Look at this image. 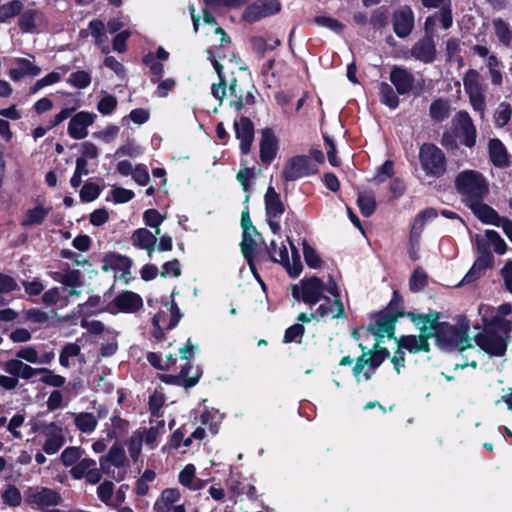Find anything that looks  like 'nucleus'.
Segmentation results:
<instances>
[{
	"mask_svg": "<svg viewBox=\"0 0 512 512\" xmlns=\"http://www.w3.org/2000/svg\"><path fill=\"white\" fill-rule=\"evenodd\" d=\"M67 83L78 89H85L91 83V75L87 71L80 70L69 75Z\"/></svg>",
	"mask_w": 512,
	"mask_h": 512,
	"instance_id": "57",
	"label": "nucleus"
},
{
	"mask_svg": "<svg viewBox=\"0 0 512 512\" xmlns=\"http://www.w3.org/2000/svg\"><path fill=\"white\" fill-rule=\"evenodd\" d=\"M222 420V415L217 410L205 411L201 414V422L206 426L211 434H216Z\"/></svg>",
	"mask_w": 512,
	"mask_h": 512,
	"instance_id": "51",
	"label": "nucleus"
},
{
	"mask_svg": "<svg viewBox=\"0 0 512 512\" xmlns=\"http://www.w3.org/2000/svg\"><path fill=\"white\" fill-rule=\"evenodd\" d=\"M82 451L79 447H67L61 453V462L64 466H74L81 458Z\"/></svg>",
	"mask_w": 512,
	"mask_h": 512,
	"instance_id": "58",
	"label": "nucleus"
},
{
	"mask_svg": "<svg viewBox=\"0 0 512 512\" xmlns=\"http://www.w3.org/2000/svg\"><path fill=\"white\" fill-rule=\"evenodd\" d=\"M48 24L45 14L36 9L24 11L18 20L19 28L24 33H35L43 30Z\"/></svg>",
	"mask_w": 512,
	"mask_h": 512,
	"instance_id": "19",
	"label": "nucleus"
},
{
	"mask_svg": "<svg viewBox=\"0 0 512 512\" xmlns=\"http://www.w3.org/2000/svg\"><path fill=\"white\" fill-rule=\"evenodd\" d=\"M143 443V436H141V433L138 431V429L135 430L127 441L128 452L133 461L138 460L142 451Z\"/></svg>",
	"mask_w": 512,
	"mask_h": 512,
	"instance_id": "53",
	"label": "nucleus"
},
{
	"mask_svg": "<svg viewBox=\"0 0 512 512\" xmlns=\"http://www.w3.org/2000/svg\"><path fill=\"white\" fill-rule=\"evenodd\" d=\"M38 375H41L40 382L54 388H60L66 383V378L55 374L48 368H39Z\"/></svg>",
	"mask_w": 512,
	"mask_h": 512,
	"instance_id": "48",
	"label": "nucleus"
},
{
	"mask_svg": "<svg viewBox=\"0 0 512 512\" xmlns=\"http://www.w3.org/2000/svg\"><path fill=\"white\" fill-rule=\"evenodd\" d=\"M389 79L398 94H409L414 88V75L403 66H394L390 71Z\"/></svg>",
	"mask_w": 512,
	"mask_h": 512,
	"instance_id": "20",
	"label": "nucleus"
},
{
	"mask_svg": "<svg viewBox=\"0 0 512 512\" xmlns=\"http://www.w3.org/2000/svg\"><path fill=\"white\" fill-rule=\"evenodd\" d=\"M360 347L363 351V355L357 359L353 368V375L358 382H360L362 379L366 381L369 380L376 368H378L381 363L389 356V351L386 348H379L375 349L369 358H366L367 353L365 350L367 348L362 344H360ZM375 348H377L376 345Z\"/></svg>",
	"mask_w": 512,
	"mask_h": 512,
	"instance_id": "9",
	"label": "nucleus"
},
{
	"mask_svg": "<svg viewBox=\"0 0 512 512\" xmlns=\"http://www.w3.org/2000/svg\"><path fill=\"white\" fill-rule=\"evenodd\" d=\"M113 304L121 312L135 313L142 308L143 300L137 293L123 291L115 297Z\"/></svg>",
	"mask_w": 512,
	"mask_h": 512,
	"instance_id": "27",
	"label": "nucleus"
},
{
	"mask_svg": "<svg viewBox=\"0 0 512 512\" xmlns=\"http://www.w3.org/2000/svg\"><path fill=\"white\" fill-rule=\"evenodd\" d=\"M325 317H331L332 319H338L341 317V307L340 306H334L333 309L326 305H319L316 310L311 313L310 315H307L306 313H301L298 316V320L301 322L308 323L311 320H320Z\"/></svg>",
	"mask_w": 512,
	"mask_h": 512,
	"instance_id": "38",
	"label": "nucleus"
},
{
	"mask_svg": "<svg viewBox=\"0 0 512 512\" xmlns=\"http://www.w3.org/2000/svg\"><path fill=\"white\" fill-rule=\"evenodd\" d=\"M489 157L494 166L503 168L509 165V154L504 144L497 138L488 143Z\"/></svg>",
	"mask_w": 512,
	"mask_h": 512,
	"instance_id": "33",
	"label": "nucleus"
},
{
	"mask_svg": "<svg viewBox=\"0 0 512 512\" xmlns=\"http://www.w3.org/2000/svg\"><path fill=\"white\" fill-rule=\"evenodd\" d=\"M426 8H439V15L441 17V26L448 29L452 26L453 18L451 12V0H421Z\"/></svg>",
	"mask_w": 512,
	"mask_h": 512,
	"instance_id": "35",
	"label": "nucleus"
},
{
	"mask_svg": "<svg viewBox=\"0 0 512 512\" xmlns=\"http://www.w3.org/2000/svg\"><path fill=\"white\" fill-rule=\"evenodd\" d=\"M4 371L9 375L22 379H31L38 375L39 368H33L19 359H10L4 363Z\"/></svg>",
	"mask_w": 512,
	"mask_h": 512,
	"instance_id": "30",
	"label": "nucleus"
},
{
	"mask_svg": "<svg viewBox=\"0 0 512 512\" xmlns=\"http://www.w3.org/2000/svg\"><path fill=\"white\" fill-rule=\"evenodd\" d=\"M166 219L165 215L160 214L156 209H148L143 213V220L146 226L155 229L157 235L160 234V225Z\"/></svg>",
	"mask_w": 512,
	"mask_h": 512,
	"instance_id": "55",
	"label": "nucleus"
},
{
	"mask_svg": "<svg viewBox=\"0 0 512 512\" xmlns=\"http://www.w3.org/2000/svg\"><path fill=\"white\" fill-rule=\"evenodd\" d=\"M24 503L34 510L46 512L62 503L61 494L52 488L31 486L24 491Z\"/></svg>",
	"mask_w": 512,
	"mask_h": 512,
	"instance_id": "6",
	"label": "nucleus"
},
{
	"mask_svg": "<svg viewBox=\"0 0 512 512\" xmlns=\"http://www.w3.org/2000/svg\"><path fill=\"white\" fill-rule=\"evenodd\" d=\"M512 116V108L509 103L501 102L498 104L494 112V123L498 128H502L508 124Z\"/></svg>",
	"mask_w": 512,
	"mask_h": 512,
	"instance_id": "49",
	"label": "nucleus"
},
{
	"mask_svg": "<svg viewBox=\"0 0 512 512\" xmlns=\"http://www.w3.org/2000/svg\"><path fill=\"white\" fill-rule=\"evenodd\" d=\"M96 465L97 463L94 459L80 458V460L71 468L70 474L74 479H82Z\"/></svg>",
	"mask_w": 512,
	"mask_h": 512,
	"instance_id": "52",
	"label": "nucleus"
},
{
	"mask_svg": "<svg viewBox=\"0 0 512 512\" xmlns=\"http://www.w3.org/2000/svg\"><path fill=\"white\" fill-rule=\"evenodd\" d=\"M180 491L176 488H168L162 491L154 504L156 512H170L175 503L180 499Z\"/></svg>",
	"mask_w": 512,
	"mask_h": 512,
	"instance_id": "37",
	"label": "nucleus"
},
{
	"mask_svg": "<svg viewBox=\"0 0 512 512\" xmlns=\"http://www.w3.org/2000/svg\"><path fill=\"white\" fill-rule=\"evenodd\" d=\"M157 234L146 228L136 229L131 235V242L137 249L145 250L151 258L157 243Z\"/></svg>",
	"mask_w": 512,
	"mask_h": 512,
	"instance_id": "28",
	"label": "nucleus"
},
{
	"mask_svg": "<svg viewBox=\"0 0 512 512\" xmlns=\"http://www.w3.org/2000/svg\"><path fill=\"white\" fill-rule=\"evenodd\" d=\"M150 423V428L138 429V431L143 436L145 445L150 449H154L157 447L159 439L165 434V421L156 420L153 422L151 420Z\"/></svg>",
	"mask_w": 512,
	"mask_h": 512,
	"instance_id": "32",
	"label": "nucleus"
},
{
	"mask_svg": "<svg viewBox=\"0 0 512 512\" xmlns=\"http://www.w3.org/2000/svg\"><path fill=\"white\" fill-rule=\"evenodd\" d=\"M80 353H81V348L78 344H76V343L66 344L60 352V356H59L60 365L64 368H69L70 367V358L77 357L80 355Z\"/></svg>",
	"mask_w": 512,
	"mask_h": 512,
	"instance_id": "56",
	"label": "nucleus"
},
{
	"mask_svg": "<svg viewBox=\"0 0 512 512\" xmlns=\"http://www.w3.org/2000/svg\"><path fill=\"white\" fill-rule=\"evenodd\" d=\"M97 115L81 111L74 115L68 124V134L76 140L84 139L88 135L87 127L92 125Z\"/></svg>",
	"mask_w": 512,
	"mask_h": 512,
	"instance_id": "21",
	"label": "nucleus"
},
{
	"mask_svg": "<svg viewBox=\"0 0 512 512\" xmlns=\"http://www.w3.org/2000/svg\"><path fill=\"white\" fill-rule=\"evenodd\" d=\"M73 423L83 434H92L98 425V418L91 412L72 413Z\"/></svg>",
	"mask_w": 512,
	"mask_h": 512,
	"instance_id": "36",
	"label": "nucleus"
},
{
	"mask_svg": "<svg viewBox=\"0 0 512 512\" xmlns=\"http://www.w3.org/2000/svg\"><path fill=\"white\" fill-rule=\"evenodd\" d=\"M455 186L466 205L483 200L489 191L484 176L474 170L460 172L455 179Z\"/></svg>",
	"mask_w": 512,
	"mask_h": 512,
	"instance_id": "5",
	"label": "nucleus"
},
{
	"mask_svg": "<svg viewBox=\"0 0 512 512\" xmlns=\"http://www.w3.org/2000/svg\"><path fill=\"white\" fill-rule=\"evenodd\" d=\"M316 171L315 163L308 156L298 155L287 161L282 171V177L285 181L290 182L314 174Z\"/></svg>",
	"mask_w": 512,
	"mask_h": 512,
	"instance_id": "13",
	"label": "nucleus"
},
{
	"mask_svg": "<svg viewBox=\"0 0 512 512\" xmlns=\"http://www.w3.org/2000/svg\"><path fill=\"white\" fill-rule=\"evenodd\" d=\"M496 311V329L501 332L500 335L503 337H507V342L509 341V332L512 330V323L508 320H505L504 317L509 315L512 312V306L508 303H504L500 305Z\"/></svg>",
	"mask_w": 512,
	"mask_h": 512,
	"instance_id": "43",
	"label": "nucleus"
},
{
	"mask_svg": "<svg viewBox=\"0 0 512 512\" xmlns=\"http://www.w3.org/2000/svg\"><path fill=\"white\" fill-rule=\"evenodd\" d=\"M258 236L256 228H248L243 230V239L241 242V251L244 258L247 260L249 265L252 267V257L256 248L255 237Z\"/></svg>",
	"mask_w": 512,
	"mask_h": 512,
	"instance_id": "42",
	"label": "nucleus"
},
{
	"mask_svg": "<svg viewBox=\"0 0 512 512\" xmlns=\"http://www.w3.org/2000/svg\"><path fill=\"white\" fill-rule=\"evenodd\" d=\"M208 53L210 54L209 60L212 62L214 69L219 77V83H217V84L214 83L212 85V88H211L212 95L214 96L215 99H217L221 102L223 100L224 96H226V83H225L224 76H223V67L218 62V60L214 58V56L212 55V53L210 51H208Z\"/></svg>",
	"mask_w": 512,
	"mask_h": 512,
	"instance_id": "44",
	"label": "nucleus"
},
{
	"mask_svg": "<svg viewBox=\"0 0 512 512\" xmlns=\"http://www.w3.org/2000/svg\"><path fill=\"white\" fill-rule=\"evenodd\" d=\"M131 267V260L119 254H108L102 260V269L104 271H119L122 273V277L125 274H129V269Z\"/></svg>",
	"mask_w": 512,
	"mask_h": 512,
	"instance_id": "34",
	"label": "nucleus"
},
{
	"mask_svg": "<svg viewBox=\"0 0 512 512\" xmlns=\"http://www.w3.org/2000/svg\"><path fill=\"white\" fill-rule=\"evenodd\" d=\"M40 434L45 438L43 452L56 454L65 444L64 429L55 422H42L38 426Z\"/></svg>",
	"mask_w": 512,
	"mask_h": 512,
	"instance_id": "12",
	"label": "nucleus"
},
{
	"mask_svg": "<svg viewBox=\"0 0 512 512\" xmlns=\"http://www.w3.org/2000/svg\"><path fill=\"white\" fill-rule=\"evenodd\" d=\"M477 129L469 113L459 111L452 121V131L445 132L441 144L447 150H456L459 145L472 148L476 144Z\"/></svg>",
	"mask_w": 512,
	"mask_h": 512,
	"instance_id": "4",
	"label": "nucleus"
},
{
	"mask_svg": "<svg viewBox=\"0 0 512 512\" xmlns=\"http://www.w3.org/2000/svg\"><path fill=\"white\" fill-rule=\"evenodd\" d=\"M117 107V99L113 95L103 92V96L97 104V109L102 115H110Z\"/></svg>",
	"mask_w": 512,
	"mask_h": 512,
	"instance_id": "60",
	"label": "nucleus"
},
{
	"mask_svg": "<svg viewBox=\"0 0 512 512\" xmlns=\"http://www.w3.org/2000/svg\"><path fill=\"white\" fill-rule=\"evenodd\" d=\"M395 317L390 314L379 315L376 320L370 324L368 331L376 337V346H378L380 339L387 337L391 338L395 330Z\"/></svg>",
	"mask_w": 512,
	"mask_h": 512,
	"instance_id": "25",
	"label": "nucleus"
},
{
	"mask_svg": "<svg viewBox=\"0 0 512 512\" xmlns=\"http://www.w3.org/2000/svg\"><path fill=\"white\" fill-rule=\"evenodd\" d=\"M169 53L163 48L158 47L156 53L149 52L142 58V62L149 69L150 81L152 83L159 82L164 75L165 69L162 62L168 60Z\"/></svg>",
	"mask_w": 512,
	"mask_h": 512,
	"instance_id": "17",
	"label": "nucleus"
},
{
	"mask_svg": "<svg viewBox=\"0 0 512 512\" xmlns=\"http://www.w3.org/2000/svg\"><path fill=\"white\" fill-rule=\"evenodd\" d=\"M278 150V140L270 128H265L262 131L260 141V158L263 163L269 165L276 157Z\"/></svg>",
	"mask_w": 512,
	"mask_h": 512,
	"instance_id": "26",
	"label": "nucleus"
},
{
	"mask_svg": "<svg viewBox=\"0 0 512 512\" xmlns=\"http://www.w3.org/2000/svg\"><path fill=\"white\" fill-rule=\"evenodd\" d=\"M357 203L363 216L369 217L373 214L376 202L372 192H360L358 194Z\"/></svg>",
	"mask_w": 512,
	"mask_h": 512,
	"instance_id": "46",
	"label": "nucleus"
},
{
	"mask_svg": "<svg viewBox=\"0 0 512 512\" xmlns=\"http://www.w3.org/2000/svg\"><path fill=\"white\" fill-rule=\"evenodd\" d=\"M419 160L423 171L428 176L441 177L446 171V157L436 145L424 143L420 147Z\"/></svg>",
	"mask_w": 512,
	"mask_h": 512,
	"instance_id": "7",
	"label": "nucleus"
},
{
	"mask_svg": "<svg viewBox=\"0 0 512 512\" xmlns=\"http://www.w3.org/2000/svg\"><path fill=\"white\" fill-rule=\"evenodd\" d=\"M101 470L116 481L124 479L127 472V459L122 447L114 445L108 454L100 460Z\"/></svg>",
	"mask_w": 512,
	"mask_h": 512,
	"instance_id": "10",
	"label": "nucleus"
},
{
	"mask_svg": "<svg viewBox=\"0 0 512 512\" xmlns=\"http://www.w3.org/2000/svg\"><path fill=\"white\" fill-rule=\"evenodd\" d=\"M493 262V255L492 254H478V257L471 267V269L468 271V273L465 275L463 281L466 283H470L477 279L481 273L490 267Z\"/></svg>",
	"mask_w": 512,
	"mask_h": 512,
	"instance_id": "40",
	"label": "nucleus"
},
{
	"mask_svg": "<svg viewBox=\"0 0 512 512\" xmlns=\"http://www.w3.org/2000/svg\"><path fill=\"white\" fill-rule=\"evenodd\" d=\"M478 313L482 318L485 330L475 337L476 344L490 356L501 357L507 350V337H503L496 329V311L486 304H481Z\"/></svg>",
	"mask_w": 512,
	"mask_h": 512,
	"instance_id": "3",
	"label": "nucleus"
},
{
	"mask_svg": "<svg viewBox=\"0 0 512 512\" xmlns=\"http://www.w3.org/2000/svg\"><path fill=\"white\" fill-rule=\"evenodd\" d=\"M164 307V310L159 311L153 317V326L155 328L153 334L156 338L162 337L164 329H173L181 318L179 309L173 300L171 304L166 303Z\"/></svg>",
	"mask_w": 512,
	"mask_h": 512,
	"instance_id": "15",
	"label": "nucleus"
},
{
	"mask_svg": "<svg viewBox=\"0 0 512 512\" xmlns=\"http://www.w3.org/2000/svg\"><path fill=\"white\" fill-rule=\"evenodd\" d=\"M474 215L484 224L496 226L501 216L489 205L483 203V200L475 201L467 205Z\"/></svg>",
	"mask_w": 512,
	"mask_h": 512,
	"instance_id": "31",
	"label": "nucleus"
},
{
	"mask_svg": "<svg viewBox=\"0 0 512 512\" xmlns=\"http://www.w3.org/2000/svg\"><path fill=\"white\" fill-rule=\"evenodd\" d=\"M462 80L470 105L474 111L479 113L481 118H484L486 112V97L479 72L475 69H469L464 74Z\"/></svg>",
	"mask_w": 512,
	"mask_h": 512,
	"instance_id": "8",
	"label": "nucleus"
},
{
	"mask_svg": "<svg viewBox=\"0 0 512 512\" xmlns=\"http://www.w3.org/2000/svg\"><path fill=\"white\" fill-rule=\"evenodd\" d=\"M393 174L394 164L391 160H387L378 168L377 173L374 176V181L377 183L385 182L388 178H391Z\"/></svg>",
	"mask_w": 512,
	"mask_h": 512,
	"instance_id": "64",
	"label": "nucleus"
},
{
	"mask_svg": "<svg viewBox=\"0 0 512 512\" xmlns=\"http://www.w3.org/2000/svg\"><path fill=\"white\" fill-rule=\"evenodd\" d=\"M51 211L52 207L50 205L37 202L33 207L23 212L20 225L24 228L40 226L45 222Z\"/></svg>",
	"mask_w": 512,
	"mask_h": 512,
	"instance_id": "22",
	"label": "nucleus"
},
{
	"mask_svg": "<svg viewBox=\"0 0 512 512\" xmlns=\"http://www.w3.org/2000/svg\"><path fill=\"white\" fill-rule=\"evenodd\" d=\"M290 246L291 258L289 257L287 247L282 245L277 248V244L274 240L270 243L269 253L271 259L274 262L281 263L291 277H297L302 271V263L298 250L293 244H290Z\"/></svg>",
	"mask_w": 512,
	"mask_h": 512,
	"instance_id": "11",
	"label": "nucleus"
},
{
	"mask_svg": "<svg viewBox=\"0 0 512 512\" xmlns=\"http://www.w3.org/2000/svg\"><path fill=\"white\" fill-rule=\"evenodd\" d=\"M487 236L490 240V246L493 247L494 251L499 254L503 255L507 251V244L504 241V239L499 235L498 232L495 230H487Z\"/></svg>",
	"mask_w": 512,
	"mask_h": 512,
	"instance_id": "61",
	"label": "nucleus"
},
{
	"mask_svg": "<svg viewBox=\"0 0 512 512\" xmlns=\"http://www.w3.org/2000/svg\"><path fill=\"white\" fill-rule=\"evenodd\" d=\"M421 334L402 336L398 343L400 349H405L410 353H418L420 351L428 352L429 343L428 339L432 338V335H427L424 331H420Z\"/></svg>",
	"mask_w": 512,
	"mask_h": 512,
	"instance_id": "29",
	"label": "nucleus"
},
{
	"mask_svg": "<svg viewBox=\"0 0 512 512\" xmlns=\"http://www.w3.org/2000/svg\"><path fill=\"white\" fill-rule=\"evenodd\" d=\"M265 206L267 223L272 233L277 235L281 231L280 218L284 213V205L279 194L271 186L268 187L265 194Z\"/></svg>",
	"mask_w": 512,
	"mask_h": 512,
	"instance_id": "14",
	"label": "nucleus"
},
{
	"mask_svg": "<svg viewBox=\"0 0 512 512\" xmlns=\"http://www.w3.org/2000/svg\"><path fill=\"white\" fill-rule=\"evenodd\" d=\"M236 138L240 140V149L243 154H248L254 138V126L247 117H241L234 121Z\"/></svg>",
	"mask_w": 512,
	"mask_h": 512,
	"instance_id": "24",
	"label": "nucleus"
},
{
	"mask_svg": "<svg viewBox=\"0 0 512 512\" xmlns=\"http://www.w3.org/2000/svg\"><path fill=\"white\" fill-rule=\"evenodd\" d=\"M408 318L420 330L436 338L442 350L457 349L463 351L472 347V338L468 336L469 321L461 316L455 325L439 322V313L417 314L409 312Z\"/></svg>",
	"mask_w": 512,
	"mask_h": 512,
	"instance_id": "1",
	"label": "nucleus"
},
{
	"mask_svg": "<svg viewBox=\"0 0 512 512\" xmlns=\"http://www.w3.org/2000/svg\"><path fill=\"white\" fill-rule=\"evenodd\" d=\"M129 430L128 421L118 417L112 416L110 423L107 424L106 434L109 439H119L123 437Z\"/></svg>",
	"mask_w": 512,
	"mask_h": 512,
	"instance_id": "45",
	"label": "nucleus"
},
{
	"mask_svg": "<svg viewBox=\"0 0 512 512\" xmlns=\"http://www.w3.org/2000/svg\"><path fill=\"white\" fill-rule=\"evenodd\" d=\"M305 329L301 324H294L286 329L283 341L285 343L301 342Z\"/></svg>",
	"mask_w": 512,
	"mask_h": 512,
	"instance_id": "62",
	"label": "nucleus"
},
{
	"mask_svg": "<svg viewBox=\"0 0 512 512\" xmlns=\"http://www.w3.org/2000/svg\"><path fill=\"white\" fill-rule=\"evenodd\" d=\"M450 107L447 101L437 99L430 106V116L437 122H442L449 116Z\"/></svg>",
	"mask_w": 512,
	"mask_h": 512,
	"instance_id": "50",
	"label": "nucleus"
},
{
	"mask_svg": "<svg viewBox=\"0 0 512 512\" xmlns=\"http://www.w3.org/2000/svg\"><path fill=\"white\" fill-rule=\"evenodd\" d=\"M380 100L391 109H396L399 99L394 89L387 83L381 82L379 85Z\"/></svg>",
	"mask_w": 512,
	"mask_h": 512,
	"instance_id": "47",
	"label": "nucleus"
},
{
	"mask_svg": "<svg viewBox=\"0 0 512 512\" xmlns=\"http://www.w3.org/2000/svg\"><path fill=\"white\" fill-rule=\"evenodd\" d=\"M3 503L10 507H18L22 502V495L14 485H7L1 493Z\"/></svg>",
	"mask_w": 512,
	"mask_h": 512,
	"instance_id": "54",
	"label": "nucleus"
},
{
	"mask_svg": "<svg viewBox=\"0 0 512 512\" xmlns=\"http://www.w3.org/2000/svg\"><path fill=\"white\" fill-rule=\"evenodd\" d=\"M292 296L303 301L310 307L320 303L333 309L334 306L341 307V317H345V308L341 300L337 283L330 278L327 282L317 278H303L298 284L291 287Z\"/></svg>",
	"mask_w": 512,
	"mask_h": 512,
	"instance_id": "2",
	"label": "nucleus"
},
{
	"mask_svg": "<svg viewBox=\"0 0 512 512\" xmlns=\"http://www.w3.org/2000/svg\"><path fill=\"white\" fill-rule=\"evenodd\" d=\"M411 56L423 63H432L436 58V45L433 35H425L410 50Z\"/></svg>",
	"mask_w": 512,
	"mask_h": 512,
	"instance_id": "23",
	"label": "nucleus"
},
{
	"mask_svg": "<svg viewBox=\"0 0 512 512\" xmlns=\"http://www.w3.org/2000/svg\"><path fill=\"white\" fill-rule=\"evenodd\" d=\"M18 67L13 68L9 71V77L16 81L25 75L37 76L40 74L41 69L32 64V62L26 58H18L16 60Z\"/></svg>",
	"mask_w": 512,
	"mask_h": 512,
	"instance_id": "41",
	"label": "nucleus"
},
{
	"mask_svg": "<svg viewBox=\"0 0 512 512\" xmlns=\"http://www.w3.org/2000/svg\"><path fill=\"white\" fill-rule=\"evenodd\" d=\"M53 279L62 284V292L67 299L81 294L83 280L79 270L67 269L64 272H55Z\"/></svg>",
	"mask_w": 512,
	"mask_h": 512,
	"instance_id": "16",
	"label": "nucleus"
},
{
	"mask_svg": "<svg viewBox=\"0 0 512 512\" xmlns=\"http://www.w3.org/2000/svg\"><path fill=\"white\" fill-rule=\"evenodd\" d=\"M303 254L306 264L311 268H319L321 265V259L317 252L309 246L306 242L303 243Z\"/></svg>",
	"mask_w": 512,
	"mask_h": 512,
	"instance_id": "63",
	"label": "nucleus"
},
{
	"mask_svg": "<svg viewBox=\"0 0 512 512\" xmlns=\"http://www.w3.org/2000/svg\"><path fill=\"white\" fill-rule=\"evenodd\" d=\"M101 297L100 296H91L89 299L83 303L79 304V313L83 316H90L99 311H101Z\"/></svg>",
	"mask_w": 512,
	"mask_h": 512,
	"instance_id": "59",
	"label": "nucleus"
},
{
	"mask_svg": "<svg viewBox=\"0 0 512 512\" xmlns=\"http://www.w3.org/2000/svg\"><path fill=\"white\" fill-rule=\"evenodd\" d=\"M492 28L495 36L498 41L506 46L510 47L512 45V27L511 25L504 19L497 17L492 20Z\"/></svg>",
	"mask_w": 512,
	"mask_h": 512,
	"instance_id": "39",
	"label": "nucleus"
},
{
	"mask_svg": "<svg viewBox=\"0 0 512 512\" xmlns=\"http://www.w3.org/2000/svg\"><path fill=\"white\" fill-rule=\"evenodd\" d=\"M393 30L399 38L407 37L414 28V13L409 6H402L393 13Z\"/></svg>",
	"mask_w": 512,
	"mask_h": 512,
	"instance_id": "18",
	"label": "nucleus"
}]
</instances>
